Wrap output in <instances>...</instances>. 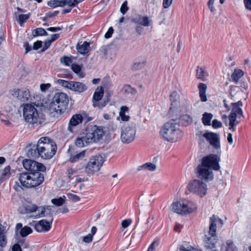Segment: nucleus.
<instances>
[{
  "label": "nucleus",
  "mask_w": 251,
  "mask_h": 251,
  "mask_svg": "<svg viewBox=\"0 0 251 251\" xmlns=\"http://www.w3.org/2000/svg\"><path fill=\"white\" fill-rule=\"evenodd\" d=\"M104 135L103 128L96 125H89L75 140V145L82 148L100 142Z\"/></svg>",
  "instance_id": "f257e3e1"
},
{
  "label": "nucleus",
  "mask_w": 251,
  "mask_h": 251,
  "mask_svg": "<svg viewBox=\"0 0 251 251\" xmlns=\"http://www.w3.org/2000/svg\"><path fill=\"white\" fill-rule=\"evenodd\" d=\"M160 135L164 140L174 143L180 140L183 136L182 131L173 122L166 123L161 128Z\"/></svg>",
  "instance_id": "f03ea898"
},
{
  "label": "nucleus",
  "mask_w": 251,
  "mask_h": 251,
  "mask_svg": "<svg viewBox=\"0 0 251 251\" xmlns=\"http://www.w3.org/2000/svg\"><path fill=\"white\" fill-rule=\"evenodd\" d=\"M57 147L53 141L47 137H41L38 141L36 150L42 158H51L56 153Z\"/></svg>",
  "instance_id": "7ed1b4c3"
},
{
  "label": "nucleus",
  "mask_w": 251,
  "mask_h": 251,
  "mask_svg": "<svg viewBox=\"0 0 251 251\" xmlns=\"http://www.w3.org/2000/svg\"><path fill=\"white\" fill-rule=\"evenodd\" d=\"M210 225L208 235H205L204 238L205 247L212 250V251H218L215 250L216 244L217 242L216 236V226L220 224L222 226L223 221L218 217L213 215L210 218Z\"/></svg>",
  "instance_id": "20e7f679"
},
{
  "label": "nucleus",
  "mask_w": 251,
  "mask_h": 251,
  "mask_svg": "<svg viewBox=\"0 0 251 251\" xmlns=\"http://www.w3.org/2000/svg\"><path fill=\"white\" fill-rule=\"evenodd\" d=\"M19 180L25 188H34L41 184L44 180L43 175L40 172L20 173Z\"/></svg>",
  "instance_id": "39448f33"
},
{
  "label": "nucleus",
  "mask_w": 251,
  "mask_h": 251,
  "mask_svg": "<svg viewBox=\"0 0 251 251\" xmlns=\"http://www.w3.org/2000/svg\"><path fill=\"white\" fill-rule=\"evenodd\" d=\"M69 101V97L66 93H56L50 104L49 109L52 113L55 112L57 114H62L66 110Z\"/></svg>",
  "instance_id": "423d86ee"
},
{
  "label": "nucleus",
  "mask_w": 251,
  "mask_h": 251,
  "mask_svg": "<svg viewBox=\"0 0 251 251\" xmlns=\"http://www.w3.org/2000/svg\"><path fill=\"white\" fill-rule=\"evenodd\" d=\"M196 137L200 144H204L206 141L214 148H220V137L218 133L208 131H198Z\"/></svg>",
  "instance_id": "0eeeda50"
},
{
  "label": "nucleus",
  "mask_w": 251,
  "mask_h": 251,
  "mask_svg": "<svg viewBox=\"0 0 251 251\" xmlns=\"http://www.w3.org/2000/svg\"><path fill=\"white\" fill-rule=\"evenodd\" d=\"M23 110L24 118L26 123L33 126L41 124V118L34 106L29 103L25 104L24 105Z\"/></svg>",
  "instance_id": "6e6552de"
},
{
  "label": "nucleus",
  "mask_w": 251,
  "mask_h": 251,
  "mask_svg": "<svg viewBox=\"0 0 251 251\" xmlns=\"http://www.w3.org/2000/svg\"><path fill=\"white\" fill-rule=\"evenodd\" d=\"M197 208V205L194 202L187 200L174 202L172 205V210L181 215L191 213L195 211Z\"/></svg>",
  "instance_id": "1a4fd4ad"
},
{
  "label": "nucleus",
  "mask_w": 251,
  "mask_h": 251,
  "mask_svg": "<svg viewBox=\"0 0 251 251\" xmlns=\"http://www.w3.org/2000/svg\"><path fill=\"white\" fill-rule=\"evenodd\" d=\"M188 189L191 192L202 198L207 194V186L201 180L194 179L189 182Z\"/></svg>",
  "instance_id": "9d476101"
},
{
  "label": "nucleus",
  "mask_w": 251,
  "mask_h": 251,
  "mask_svg": "<svg viewBox=\"0 0 251 251\" xmlns=\"http://www.w3.org/2000/svg\"><path fill=\"white\" fill-rule=\"evenodd\" d=\"M104 161L103 157L100 155L92 157L85 166V172L92 174L99 172Z\"/></svg>",
  "instance_id": "9b49d317"
},
{
  "label": "nucleus",
  "mask_w": 251,
  "mask_h": 251,
  "mask_svg": "<svg viewBox=\"0 0 251 251\" xmlns=\"http://www.w3.org/2000/svg\"><path fill=\"white\" fill-rule=\"evenodd\" d=\"M136 129L135 125H128L121 128V140L124 144L132 142L136 136Z\"/></svg>",
  "instance_id": "f8f14e48"
},
{
  "label": "nucleus",
  "mask_w": 251,
  "mask_h": 251,
  "mask_svg": "<svg viewBox=\"0 0 251 251\" xmlns=\"http://www.w3.org/2000/svg\"><path fill=\"white\" fill-rule=\"evenodd\" d=\"M220 158L216 154H211L202 158L201 164L211 170L218 171L220 169L219 162Z\"/></svg>",
  "instance_id": "ddd939ff"
},
{
  "label": "nucleus",
  "mask_w": 251,
  "mask_h": 251,
  "mask_svg": "<svg viewBox=\"0 0 251 251\" xmlns=\"http://www.w3.org/2000/svg\"><path fill=\"white\" fill-rule=\"evenodd\" d=\"M10 93L13 97L22 102L32 100L30 91L27 88H15L10 91Z\"/></svg>",
  "instance_id": "4468645a"
},
{
  "label": "nucleus",
  "mask_w": 251,
  "mask_h": 251,
  "mask_svg": "<svg viewBox=\"0 0 251 251\" xmlns=\"http://www.w3.org/2000/svg\"><path fill=\"white\" fill-rule=\"evenodd\" d=\"M196 173L198 177L205 181H209L214 178L212 170L201 164L199 165L196 169Z\"/></svg>",
  "instance_id": "2eb2a0df"
},
{
  "label": "nucleus",
  "mask_w": 251,
  "mask_h": 251,
  "mask_svg": "<svg viewBox=\"0 0 251 251\" xmlns=\"http://www.w3.org/2000/svg\"><path fill=\"white\" fill-rule=\"evenodd\" d=\"M103 89L102 87H98L96 89L92 99L93 106L94 107L101 109L107 104L108 100L100 102L103 96Z\"/></svg>",
  "instance_id": "dca6fc26"
},
{
  "label": "nucleus",
  "mask_w": 251,
  "mask_h": 251,
  "mask_svg": "<svg viewBox=\"0 0 251 251\" xmlns=\"http://www.w3.org/2000/svg\"><path fill=\"white\" fill-rule=\"evenodd\" d=\"M23 164L24 168L30 172L45 171L46 167L42 163L30 159L24 160Z\"/></svg>",
  "instance_id": "f3484780"
},
{
  "label": "nucleus",
  "mask_w": 251,
  "mask_h": 251,
  "mask_svg": "<svg viewBox=\"0 0 251 251\" xmlns=\"http://www.w3.org/2000/svg\"><path fill=\"white\" fill-rule=\"evenodd\" d=\"M29 211L30 212H34L36 211L39 212L38 214L34 216L35 218L49 216V219H50V217H52V210L50 206H44L38 207L36 205H33L30 207V209H29Z\"/></svg>",
  "instance_id": "a211bd4d"
},
{
  "label": "nucleus",
  "mask_w": 251,
  "mask_h": 251,
  "mask_svg": "<svg viewBox=\"0 0 251 251\" xmlns=\"http://www.w3.org/2000/svg\"><path fill=\"white\" fill-rule=\"evenodd\" d=\"M53 221V218L50 217L49 221L46 220H41L34 224V229L38 232H47L51 228Z\"/></svg>",
  "instance_id": "6ab92c4d"
},
{
  "label": "nucleus",
  "mask_w": 251,
  "mask_h": 251,
  "mask_svg": "<svg viewBox=\"0 0 251 251\" xmlns=\"http://www.w3.org/2000/svg\"><path fill=\"white\" fill-rule=\"evenodd\" d=\"M231 105L232 107L230 115L244 118L242 109L243 103L241 100H239L236 102H232L231 103Z\"/></svg>",
  "instance_id": "aec40b11"
},
{
  "label": "nucleus",
  "mask_w": 251,
  "mask_h": 251,
  "mask_svg": "<svg viewBox=\"0 0 251 251\" xmlns=\"http://www.w3.org/2000/svg\"><path fill=\"white\" fill-rule=\"evenodd\" d=\"M132 22L139 24L144 26H149L151 24V20H150L148 16H143L138 15L131 19Z\"/></svg>",
  "instance_id": "412c9836"
},
{
  "label": "nucleus",
  "mask_w": 251,
  "mask_h": 251,
  "mask_svg": "<svg viewBox=\"0 0 251 251\" xmlns=\"http://www.w3.org/2000/svg\"><path fill=\"white\" fill-rule=\"evenodd\" d=\"M19 230H20L19 233L21 236L23 237L27 236L32 232V229L28 226L23 227V224L21 223H18L16 226L15 231L17 232Z\"/></svg>",
  "instance_id": "4be33fe9"
},
{
  "label": "nucleus",
  "mask_w": 251,
  "mask_h": 251,
  "mask_svg": "<svg viewBox=\"0 0 251 251\" xmlns=\"http://www.w3.org/2000/svg\"><path fill=\"white\" fill-rule=\"evenodd\" d=\"M86 85L80 82L72 81L70 90L78 93H82L87 89Z\"/></svg>",
  "instance_id": "5701e85b"
},
{
  "label": "nucleus",
  "mask_w": 251,
  "mask_h": 251,
  "mask_svg": "<svg viewBox=\"0 0 251 251\" xmlns=\"http://www.w3.org/2000/svg\"><path fill=\"white\" fill-rule=\"evenodd\" d=\"M122 94L126 96H134L137 94V90L128 84L124 85L121 90Z\"/></svg>",
  "instance_id": "b1692460"
},
{
  "label": "nucleus",
  "mask_w": 251,
  "mask_h": 251,
  "mask_svg": "<svg viewBox=\"0 0 251 251\" xmlns=\"http://www.w3.org/2000/svg\"><path fill=\"white\" fill-rule=\"evenodd\" d=\"M240 117L234 116L232 115H229L228 119V129L232 132H234L236 130V127L239 125L240 122L237 120V118H239Z\"/></svg>",
  "instance_id": "393cba45"
},
{
  "label": "nucleus",
  "mask_w": 251,
  "mask_h": 251,
  "mask_svg": "<svg viewBox=\"0 0 251 251\" xmlns=\"http://www.w3.org/2000/svg\"><path fill=\"white\" fill-rule=\"evenodd\" d=\"M196 76L198 79L205 81L208 76V73L202 67L198 66L196 70Z\"/></svg>",
  "instance_id": "a878e982"
},
{
  "label": "nucleus",
  "mask_w": 251,
  "mask_h": 251,
  "mask_svg": "<svg viewBox=\"0 0 251 251\" xmlns=\"http://www.w3.org/2000/svg\"><path fill=\"white\" fill-rule=\"evenodd\" d=\"M83 118L81 115L80 114H75L72 116V117L71 118L69 126H68V130L70 131H71V126H75L78 125L79 124L81 123L82 122Z\"/></svg>",
  "instance_id": "bb28decb"
},
{
  "label": "nucleus",
  "mask_w": 251,
  "mask_h": 251,
  "mask_svg": "<svg viewBox=\"0 0 251 251\" xmlns=\"http://www.w3.org/2000/svg\"><path fill=\"white\" fill-rule=\"evenodd\" d=\"M198 89L201 100L202 102L206 101L207 100L206 95V90L207 89L206 85L202 83H200L198 85Z\"/></svg>",
  "instance_id": "cd10ccee"
},
{
  "label": "nucleus",
  "mask_w": 251,
  "mask_h": 251,
  "mask_svg": "<svg viewBox=\"0 0 251 251\" xmlns=\"http://www.w3.org/2000/svg\"><path fill=\"white\" fill-rule=\"evenodd\" d=\"M77 51L81 54L87 53L90 50V44L87 41H84L82 44L78 43L76 46Z\"/></svg>",
  "instance_id": "c85d7f7f"
},
{
  "label": "nucleus",
  "mask_w": 251,
  "mask_h": 251,
  "mask_svg": "<svg viewBox=\"0 0 251 251\" xmlns=\"http://www.w3.org/2000/svg\"><path fill=\"white\" fill-rule=\"evenodd\" d=\"M86 151L85 150H84L76 154H71L69 158V161L71 163H74L83 159L85 156Z\"/></svg>",
  "instance_id": "c756f323"
},
{
  "label": "nucleus",
  "mask_w": 251,
  "mask_h": 251,
  "mask_svg": "<svg viewBox=\"0 0 251 251\" xmlns=\"http://www.w3.org/2000/svg\"><path fill=\"white\" fill-rule=\"evenodd\" d=\"M128 110V108L126 106H122L120 108L119 116L117 118L118 120L121 118L122 121H127L129 120V116L126 115V112Z\"/></svg>",
  "instance_id": "7c9ffc66"
},
{
  "label": "nucleus",
  "mask_w": 251,
  "mask_h": 251,
  "mask_svg": "<svg viewBox=\"0 0 251 251\" xmlns=\"http://www.w3.org/2000/svg\"><path fill=\"white\" fill-rule=\"evenodd\" d=\"M244 75V72L240 69H235L233 73L232 74L231 77L232 80L237 84L240 78Z\"/></svg>",
  "instance_id": "2f4dec72"
},
{
  "label": "nucleus",
  "mask_w": 251,
  "mask_h": 251,
  "mask_svg": "<svg viewBox=\"0 0 251 251\" xmlns=\"http://www.w3.org/2000/svg\"><path fill=\"white\" fill-rule=\"evenodd\" d=\"M146 64V61L145 59L141 58L136 60L132 66V69L133 70H139L143 69Z\"/></svg>",
  "instance_id": "473e14b6"
},
{
  "label": "nucleus",
  "mask_w": 251,
  "mask_h": 251,
  "mask_svg": "<svg viewBox=\"0 0 251 251\" xmlns=\"http://www.w3.org/2000/svg\"><path fill=\"white\" fill-rule=\"evenodd\" d=\"M11 168L9 166H6L2 171L0 177V182L8 179L11 176Z\"/></svg>",
  "instance_id": "72a5a7b5"
},
{
  "label": "nucleus",
  "mask_w": 251,
  "mask_h": 251,
  "mask_svg": "<svg viewBox=\"0 0 251 251\" xmlns=\"http://www.w3.org/2000/svg\"><path fill=\"white\" fill-rule=\"evenodd\" d=\"M156 166L155 164L149 162L139 166L137 168V170L139 171L142 170H145L150 171H154L156 170Z\"/></svg>",
  "instance_id": "f704fd0d"
},
{
  "label": "nucleus",
  "mask_w": 251,
  "mask_h": 251,
  "mask_svg": "<svg viewBox=\"0 0 251 251\" xmlns=\"http://www.w3.org/2000/svg\"><path fill=\"white\" fill-rule=\"evenodd\" d=\"M213 118V115L210 113L205 112L202 115V122L204 126H210L211 121Z\"/></svg>",
  "instance_id": "c9c22d12"
},
{
  "label": "nucleus",
  "mask_w": 251,
  "mask_h": 251,
  "mask_svg": "<svg viewBox=\"0 0 251 251\" xmlns=\"http://www.w3.org/2000/svg\"><path fill=\"white\" fill-rule=\"evenodd\" d=\"M73 71L80 78L84 77V73L81 71V67L78 64H73L71 67Z\"/></svg>",
  "instance_id": "e433bc0d"
},
{
  "label": "nucleus",
  "mask_w": 251,
  "mask_h": 251,
  "mask_svg": "<svg viewBox=\"0 0 251 251\" xmlns=\"http://www.w3.org/2000/svg\"><path fill=\"white\" fill-rule=\"evenodd\" d=\"M171 100V109L175 108L177 107L179 104V102L177 100L178 97L176 92H173L170 95Z\"/></svg>",
  "instance_id": "4c0bfd02"
},
{
  "label": "nucleus",
  "mask_w": 251,
  "mask_h": 251,
  "mask_svg": "<svg viewBox=\"0 0 251 251\" xmlns=\"http://www.w3.org/2000/svg\"><path fill=\"white\" fill-rule=\"evenodd\" d=\"M47 4L52 7H63L64 6V3L62 0H50L48 1Z\"/></svg>",
  "instance_id": "58836bf2"
},
{
  "label": "nucleus",
  "mask_w": 251,
  "mask_h": 251,
  "mask_svg": "<svg viewBox=\"0 0 251 251\" xmlns=\"http://www.w3.org/2000/svg\"><path fill=\"white\" fill-rule=\"evenodd\" d=\"M180 120L182 124L185 126L191 124L193 122L192 118L187 114L183 115L181 116Z\"/></svg>",
  "instance_id": "ea45409f"
},
{
  "label": "nucleus",
  "mask_w": 251,
  "mask_h": 251,
  "mask_svg": "<svg viewBox=\"0 0 251 251\" xmlns=\"http://www.w3.org/2000/svg\"><path fill=\"white\" fill-rule=\"evenodd\" d=\"M32 35L34 37L38 36L48 35V33L44 28L39 27L34 29L32 31Z\"/></svg>",
  "instance_id": "a19ab883"
},
{
  "label": "nucleus",
  "mask_w": 251,
  "mask_h": 251,
  "mask_svg": "<svg viewBox=\"0 0 251 251\" xmlns=\"http://www.w3.org/2000/svg\"><path fill=\"white\" fill-rule=\"evenodd\" d=\"M180 110L182 112H187L191 109V105L190 102L188 100H185L182 102L180 106Z\"/></svg>",
  "instance_id": "79ce46f5"
},
{
  "label": "nucleus",
  "mask_w": 251,
  "mask_h": 251,
  "mask_svg": "<svg viewBox=\"0 0 251 251\" xmlns=\"http://www.w3.org/2000/svg\"><path fill=\"white\" fill-rule=\"evenodd\" d=\"M65 199L66 197L64 196L63 197H60L58 199H53L51 200V202L56 206H61L65 203Z\"/></svg>",
  "instance_id": "37998d69"
},
{
  "label": "nucleus",
  "mask_w": 251,
  "mask_h": 251,
  "mask_svg": "<svg viewBox=\"0 0 251 251\" xmlns=\"http://www.w3.org/2000/svg\"><path fill=\"white\" fill-rule=\"evenodd\" d=\"M72 81H67L63 79H58L57 83L63 87L70 90Z\"/></svg>",
  "instance_id": "c03bdc74"
},
{
  "label": "nucleus",
  "mask_w": 251,
  "mask_h": 251,
  "mask_svg": "<svg viewBox=\"0 0 251 251\" xmlns=\"http://www.w3.org/2000/svg\"><path fill=\"white\" fill-rule=\"evenodd\" d=\"M226 251H238L237 247L233 244L232 241L229 240L226 242Z\"/></svg>",
  "instance_id": "a18cd8bd"
},
{
  "label": "nucleus",
  "mask_w": 251,
  "mask_h": 251,
  "mask_svg": "<svg viewBox=\"0 0 251 251\" xmlns=\"http://www.w3.org/2000/svg\"><path fill=\"white\" fill-rule=\"evenodd\" d=\"M6 243L7 241L5 233L0 235V251H1L2 248L6 246Z\"/></svg>",
  "instance_id": "49530a36"
},
{
  "label": "nucleus",
  "mask_w": 251,
  "mask_h": 251,
  "mask_svg": "<svg viewBox=\"0 0 251 251\" xmlns=\"http://www.w3.org/2000/svg\"><path fill=\"white\" fill-rule=\"evenodd\" d=\"M30 14H20L19 15V23L20 25L25 23L29 18Z\"/></svg>",
  "instance_id": "de8ad7c7"
},
{
  "label": "nucleus",
  "mask_w": 251,
  "mask_h": 251,
  "mask_svg": "<svg viewBox=\"0 0 251 251\" xmlns=\"http://www.w3.org/2000/svg\"><path fill=\"white\" fill-rule=\"evenodd\" d=\"M61 63L65 65L66 66H69L72 62V60L69 57L64 56L60 59Z\"/></svg>",
  "instance_id": "09e8293b"
},
{
  "label": "nucleus",
  "mask_w": 251,
  "mask_h": 251,
  "mask_svg": "<svg viewBox=\"0 0 251 251\" xmlns=\"http://www.w3.org/2000/svg\"><path fill=\"white\" fill-rule=\"evenodd\" d=\"M128 9L129 8L127 6V1L126 0L124 1L121 5L120 12L123 14V15H124L128 10Z\"/></svg>",
  "instance_id": "8fccbe9b"
},
{
  "label": "nucleus",
  "mask_w": 251,
  "mask_h": 251,
  "mask_svg": "<svg viewBox=\"0 0 251 251\" xmlns=\"http://www.w3.org/2000/svg\"><path fill=\"white\" fill-rule=\"evenodd\" d=\"M222 123L217 119L212 121V126L214 128H219L222 126Z\"/></svg>",
  "instance_id": "3c124183"
},
{
  "label": "nucleus",
  "mask_w": 251,
  "mask_h": 251,
  "mask_svg": "<svg viewBox=\"0 0 251 251\" xmlns=\"http://www.w3.org/2000/svg\"><path fill=\"white\" fill-rule=\"evenodd\" d=\"M62 1L64 3V6L67 5L71 7L75 6V0H62Z\"/></svg>",
  "instance_id": "603ef678"
},
{
  "label": "nucleus",
  "mask_w": 251,
  "mask_h": 251,
  "mask_svg": "<svg viewBox=\"0 0 251 251\" xmlns=\"http://www.w3.org/2000/svg\"><path fill=\"white\" fill-rule=\"evenodd\" d=\"M68 196L70 200L75 202L78 201L80 200V198L79 196L73 194L69 193L68 194Z\"/></svg>",
  "instance_id": "864d4df0"
},
{
  "label": "nucleus",
  "mask_w": 251,
  "mask_h": 251,
  "mask_svg": "<svg viewBox=\"0 0 251 251\" xmlns=\"http://www.w3.org/2000/svg\"><path fill=\"white\" fill-rule=\"evenodd\" d=\"M132 223L130 219L124 220L122 222V226L124 228L127 227Z\"/></svg>",
  "instance_id": "5fc2aeb1"
},
{
  "label": "nucleus",
  "mask_w": 251,
  "mask_h": 251,
  "mask_svg": "<svg viewBox=\"0 0 251 251\" xmlns=\"http://www.w3.org/2000/svg\"><path fill=\"white\" fill-rule=\"evenodd\" d=\"M51 86L50 84L46 83V84H41L40 85V89L42 92H45L47 90H48Z\"/></svg>",
  "instance_id": "6e6d98bb"
},
{
  "label": "nucleus",
  "mask_w": 251,
  "mask_h": 251,
  "mask_svg": "<svg viewBox=\"0 0 251 251\" xmlns=\"http://www.w3.org/2000/svg\"><path fill=\"white\" fill-rule=\"evenodd\" d=\"M93 237V236L92 235L89 234L83 237V241L85 243H90L92 241Z\"/></svg>",
  "instance_id": "4d7b16f0"
},
{
  "label": "nucleus",
  "mask_w": 251,
  "mask_h": 251,
  "mask_svg": "<svg viewBox=\"0 0 251 251\" xmlns=\"http://www.w3.org/2000/svg\"><path fill=\"white\" fill-rule=\"evenodd\" d=\"M215 0H209L208 2V6L211 12H213L215 11V8L214 7Z\"/></svg>",
  "instance_id": "13d9d810"
},
{
  "label": "nucleus",
  "mask_w": 251,
  "mask_h": 251,
  "mask_svg": "<svg viewBox=\"0 0 251 251\" xmlns=\"http://www.w3.org/2000/svg\"><path fill=\"white\" fill-rule=\"evenodd\" d=\"M173 0H163V7L164 8H168L172 4Z\"/></svg>",
  "instance_id": "bf43d9fd"
},
{
  "label": "nucleus",
  "mask_w": 251,
  "mask_h": 251,
  "mask_svg": "<svg viewBox=\"0 0 251 251\" xmlns=\"http://www.w3.org/2000/svg\"><path fill=\"white\" fill-rule=\"evenodd\" d=\"M42 42L41 41H37L33 44V49L35 50H38L42 47Z\"/></svg>",
  "instance_id": "052dcab7"
},
{
  "label": "nucleus",
  "mask_w": 251,
  "mask_h": 251,
  "mask_svg": "<svg viewBox=\"0 0 251 251\" xmlns=\"http://www.w3.org/2000/svg\"><path fill=\"white\" fill-rule=\"evenodd\" d=\"M76 173V170L72 169V168L68 169L67 170L68 176L70 179H71L72 175Z\"/></svg>",
  "instance_id": "680f3d73"
},
{
  "label": "nucleus",
  "mask_w": 251,
  "mask_h": 251,
  "mask_svg": "<svg viewBox=\"0 0 251 251\" xmlns=\"http://www.w3.org/2000/svg\"><path fill=\"white\" fill-rule=\"evenodd\" d=\"M113 31H114V30L112 27H109L108 28V31H107V32L105 33V34L104 35L105 38H109L111 37L112 34L113 33Z\"/></svg>",
  "instance_id": "e2e57ef3"
},
{
  "label": "nucleus",
  "mask_w": 251,
  "mask_h": 251,
  "mask_svg": "<svg viewBox=\"0 0 251 251\" xmlns=\"http://www.w3.org/2000/svg\"><path fill=\"white\" fill-rule=\"evenodd\" d=\"M12 251H22V249L19 244H15L12 248Z\"/></svg>",
  "instance_id": "0e129e2a"
},
{
  "label": "nucleus",
  "mask_w": 251,
  "mask_h": 251,
  "mask_svg": "<svg viewBox=\"0 0 251 251\" xmlns=\"http://www.w3.org/2000/svg\"><path fill=\"white\" fill-rule=\"evenodd\" d=\"M244 2L246 9L251 11V0H244Z\"/></svg>",
  "instance_id": "69168bd1"
},
{
  "label": "nucleus",
  "mask_w": 251,
  "mask_h": 251,
  "mask_svg": "<svg viewBox=\"0 0 251 251\" xmlns=\"http://www.w3.org/2000/svg\"><path fill=\"white\" fill-rule=\"evenodd\" d=\"M180 251H196V250L193 248H185L183 246H181L180 248Z\"/></svg>",
  "instance_id": "338daca9"
},
{
  "label": "nucleus",
  "mask_w": 251,
  "mask_h": 251,
  "mask_svg": "<svg viewBox=\"0 0 251 251\" xmlns=\"http://www.w3.org/2000/svg\"><path fill=\"white\" fill-rule=\"evenodd\" d=\"M24 47L25 50V53H27L31 50V47L29 45L28 43L27 42L24 43Z\"/></svg>",
  "instance_id": "774afa93"
}]
</instances>
